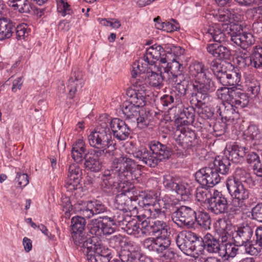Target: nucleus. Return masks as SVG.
I'll list each match as a JSON object with an SVG mask.
<instances>
[{"label":"nucleus","mask_w":262,"mask_h":262,"mask_svg":"<svg viewBox=\"0 0 262 262\" xmlns=\"http://www.w3.org/2000/svg\"><path fill=\"white\" fill-rule=\"evenodd\" d=\"M189 74L194 80L189 82L184 75H179L169 81L177 84L176 89L181 96H185L190 91V103L195 106H201L210 101L209 93L214 91L216 86L209 77L208 68L202 62L195 61L189 67Z\"/></svg>","instance_id":"f257e3e1"},{"label":"nucleus","mask_w":262,"mask_h":262,"mask_svg":"<svg viewBox=\"0 0 262 262\" xmlns=\"http://www.w3.org/2000/svg\"><path fill=\"white\" fill-rule=\"evenodd\" d=\"M136 169L134 160L126 156L115 158L110 169L102 173L101 186L104 191L117 189L121 182L124 183L134 179L133 172Z\"/></svg>","instance_id":"f03ea898"},{"label":"nucleus","mask_w":262,"mask_h":262,"mask_svg":"<svg viewBox=\"0 0 262 262\" xmlns=\"http://www.w3.org/2000/svg\"><path fill=\"white\" fill-rule=\"evenodd\" d=\"M147 147L141 146L133 154L142 164L149 167H155L160 162L167 160L172 155V150L167 145L157 140L148 141Z\"/></svg>","instance_id":"7ed1b4c3"},{"label":"nucleus","mask_w":262,"mask_h":262,"mask_svg":"<svg viewBox=\"0 0 262 262\" xmlns=\"http://www.w3.org/2000/svg\"><path fill=\"white\" fill-rule=\"evenodd\" d=\"M232 227L230 221L225 219H220L217 220L215 226V231L219 237L213 236L210 233H207L200 242V247L205 250L207 252L212 254H220V243L226 242L230 236L229 231Z\"/></svg>","instance_id":"20e7f679"},{"label":"nucleus","mask_w":262,"mask_h":262,"mask_svg":"<svg viewBox=\"0 0 262 262\" xmlns=\"http://www.w3.org/2000/svg\"><path fill=\"white\" fill-rule=\"evenodd\" d=\"M112 138V133L105 121L101 123L88 137L89 143L93 149L113 155L112 151L107 150L113 143Z\"/></svg>","instance_id":"39448f33"},{"label":"nucleus","mask_w":262,"mask_h":262,"mask_svg":"<svg viewBox=\"0 0 262 262\" xmlns=\"http://www.w3.org/2000/svg\"><path fill=\"white\" fill-rule=\"evenodd\" d=\"M226 186L229 193L233 197L231 203V211L236 213L241 209L246 207L249 203L250 191L246 188L241 181L227 179Z\"/></svg>","instance_id":"423d86ee"},{"label":"nucleus","mask_w":262,"mask_h":262,"mask_svg":"<svg viewBox=\"0 0 262 262\" xmlns=\"http://www.w3.org/2000/svg\"><path fill=\"white\" fill-rule=\"evenodd\" d=\"M226 186L229 193L233 197L231 203V211L236 213L241 209L246 207L249 203L250 191L246 188L241 181L227 179Z\"/></svg>","instance_id":"0eeeda50"},{"label":"nucleus","mask_w":262,"mask_h":262,"mask_svg":"<svg viewBox=\"0 0 262 262\" xmlns=\"http://www.w3.org/2000/svg\"><path fill=\"white\" fill-rule=\"evenodd\" d=\"M163 184L165 189L180 195L183 201H188L192 196L193 186L179 177L165 174L163 176Z\"/></svg>","instance_id":"6e6552de"},{"label":"nucleus","mask_w":262,"mask_h":262,"mask_svg":"<svg viewBox=\"0 0 262 262\" xmlns=\"http://www.w3.org/2000/svg\"><path fill=\"white\" fill-rule=\"evenodd\" d=\"M216 94L219 98L231 104L236 109L247 106L249 102L248 94L239 89H233L222 86L217 89Z\"/></svg>","instance_id":"1a4fd4ad"},{"label":"nucleus","mask_w":262,"mask_h":262,"mask_svg":"<svg viewBox=\"0 0 262 262\" xmlns=\"http://www.w3.org/2000/svg\"><path fill=\"white\" fill-rule=\"evenodd\" d=\"M202 237L191 231L181 232L177 236L176 244L179 249L186 255H191L194 251L201 252L200 247Z\"/></svg>","instance_id":"9d476101"},{"label":"nucleus","mask_w":262,"mask_h":262,"mask_svg":"<svg viewBox=\"0 0 262 262\" xmlns=\"http://www.w3.org/2000/svg\"><path fill=\"white\" fill-rule=\"evenodd\" d=\"M171 212L172 221L181 228H190L194 225L195 211L186 206H176Z\"/></svg>","instance_id":"9b49d317"},{"label":"nucleus","mask_w":262,"mask_h":262,"mask_svg":"<svg viewBox=\"0 0 262 262\" xmlns=\"http://www.w3.org/2000/svg\"><path fill=\"white\" fill-rule=\"evenodd\" d=\"M107 208L99 200L81 202L78 204V211L82 217L90 219L95 215L106 211Z\"/></svg>","instance_id":"f8f14e48"},{"label":"nucleus","mask_w":262,"mask_h":262,"mask_svg":"<svg viewBox=\"0 0 262 262\" xmlns=\"http://www.w3.org/2000/svg\"><path fill=\"white\" fill-rule=\"evenodd\" d=\"M105 115L104 116H101L100 121H102L104 119V121H105L107 124L110 123L114 137L119 141L127 139L130 134L131 130L125 121L117 118L110 121L109 119L105 117Z\"/></svg>","instance_id":"ddd939ff"},{"label":"nucleus","mask_w":262,"mask_h":262,"mask_svg":"<svg viewBox=\"0 0 262 262\" xmlns=\"http://www.w3.org/2000/svg\"><path fill=\"white\" fill-rule=\"evenodd\" d=\"M196 181L201 185L212 187L218 184L221 180V177L210 165L209 167H203L195 174Z\"/></svg>","instance_id":"4468645a"},{"label":"nucleus","mask_w":262,"mask_h":262,"mask_svg":"<svg viewBox=\"0 0 262 262\" xmlns=\"http://www.w3.org/2000/svg\"><path fill=\"white\" fill-rule=\"evenodd\" d=\"M108 243L111 247L118 252L119 256H121L124 252L129 256L133 255L134 253L138 251V248L137 246L131 242L124 241L123 236L119 234L111 237Z\"/></svg>","instance_id":"2eb2a0df"},{"label":"nucleus","mask_w":262,"mask_h":262,"mask_svg":"<svg viewBox=\"0 0 262 262\" xmlns=\"http://www.w3.org/2000/svg\"><path fill=\"white\" fill-rule=\"evenodd\" d=\"M103 155L106 154L101 151H96V149H89L83 155L82 161L79 164L83 163V167L86 170L99 172L102 166L100 157Z\"/></svg>","instance_id":"dca6fc26"},{"label":"nucleus","mask_w":262,"mask_h":262,"mask_svg":"<svg viewBox=\"0 0 262 262\" xmlns=\"http://www.w3.org/2000/svg\"><path fill=\"white\" fill-rule=\"evenodd\" d=\"M85 252L89 262H109L112 258L110 250L102 245L101 241Z\"/></svg>","instance_id":"f3484780"},{"label":"nucleus","mask_w":262,"mask_h":262,"mask_svg":"<svg viewBox=\"0 0 262 262\" xmlns=\"http://www.w3.org/2000/svg\"><path fill=\"white\" fill-rule=\"evenodd\" d=\"M231 204L229 203L227 198L221 193L214 194L209 202L208 209L215 214L227 213L231 211Z\"/></svg>","instance_id":"a211bd4d"},{"label":"nucleus","mask_w":262,"mask_h":262,"mask_svg":"<svg viewBox=\"0 0 262 262\" xmlns=\"http://www.w3.org/2000/svg\"><path fill=\"white\" fill-rule=\"evenodd\" d=\"M180 134L176 138V142L183 150L186 151L198 143V139L194 131L188 127L179 128Z\"/></svg>","instance_id":"6ab92c4d"},{"label":"nucleus","mask_w":262,"mask_h":262,"mask_svg":"<svg viewBox=\"0 0 262 262\" xmlns=\"http://www.w3.org/2000/svg\"><path fill=\"white\" fill-rule=\"evenodd\" d=\"M253 228L246 224L235 229L232 238L237 246H242L244 243L251 241L253 234Z\"/></svg>","instance_id":"aec40b11"},{"label":"nucleus","mask_w":262,"mask_h":262,"mask_svg":"<svg viewBox=\"0 0 262 262\" xmlns=\"http://www.w3.org/2000/svg\"><path fill=\"white\" fill-rule=\"evenodd\" d=\"M72 237L74 244L77 246L85 248L86 251L90 250L91 246L92 248L101 241L97 237L88 238L85 232L72 233Z\"/></svg>","instance_id":"412c9836"},{"label":"nucleus","mask_w":262,"mask_h":262,"mask_svg":"<svg viewBox=\"0 0 262 262\" xmlns=\"http://www.w3.org/2000/svg\"><path fill=\"white\" fill-rule=\"evenodd\" d=\"M241 74L239 70L237 69H234L233 70L228 72H224L221 74L219 81L225 87L227 86H232L230 89H235V86L239 85L241 81Z\"/></svg>","instance_id":"4be33fe9"},{"label":"nucleus","mask_w":262,"mask_h":262,"mask_svg":"<svg viewBox=\"0 0 262 262\" xmlns=\"http://www.w3.org/2000/svg\"><path fill=\"white\" fill-rule=\"evenodd\" d=\"M126 95L129 98L126 101L140 108L146 104L145 90L128 89L126 91Z\"/></svg>","instance_id":"5701e85b"},{"label":"nucleus","mask_w":262,"mask_h":262,"mask_svg":"<svg viewBox=\"0 0 262 262\" xmlns=\"http://www.w3.org/2000/svg\"><path fill=\"white\" fill-rule=\"evenodd\" d=\"M15 30V23L11 19L5 17L0 18V40L10 38Z\"/></svg>","instance_id":"b1692460"},{"label":"nucleus","mask_w":262,"mask_h":262,"mask_svg":"<svg viewBox=\"0 0 262 262\" xmlns=\"http://www.w3.org/2000/svg\"><path fill=\"white\" fill-rule=\"evenodd\" d=\"M213 15L216 20L227 25L239 20V15L232 9H220Z\"/></svg>","instance_id":"393cba45"},{"label":"nucleus","mask_w":262,"mask_h":262,"mask_svg":"<svg viewBox=\"0 0 262 262\" xmlns=\"http://www.w3.org/2000/svg\"><path fill=\"white\" fill-rule=\"evenodd\" d=\"M229 157L230 161L233 163H239L244 161V157L248 152V149L245 146L235 144L229 148Z\"/></svg>","instance_id":"a878e982"},{"label":"nucleus","mask_w":262,"mask_h":262,"mask_svg":"<svg viewBox=\"0 0 262 262\" xmlns=\"http://www.w3.org/2000/svg\"><path fill=\"white\" fill-rule=\"evenodd\" d=\"M130 216L131 215L126 214L123 210H116L112 216H104L103 219L105 221L108 220L113 225L118 226L122 229Z\"/></svg>","instance_id":"bb28decb"},{"label":"nucleus","mask_w":262,"mask_h":262,"mask_svg":"<svg viewBox=\"0 0 262 262\" xmlns=\"http://www.w3.org/2000/svg\"><path fill=\"white\" fill-rule=\"evenodd\" d=\"M228 179H235L241 181L242 183L243 182L247 183L251 188L255 187L256 185V181L253 180L250 173L244 167H236L234 171V176L229 177Z\"/></svg>","instance_id":"cd10ccee"},{"label":"nucleus","mask_w":262,"mask_h":262,"mask_svg":"<svg viewBox=\"0 0 262 262\" xmlns=\"http://www.w3.org/2000/svg\"><path fill=\"white\" fill-rule=\"evenodd\" d=\"M84 81L83 79L79 78L78 76H76L75 72L73 73L72 76L68 80L67 85L69 90L68 96L69 98H74L77 93L81 90Z\"/></svg>","instance_id":"c85d7f7f"},{"label":"nucleus","mask_w":262,"mask_h":262,"mask_svg":"<svg viewBox=\"0 0 262 262\" xmlns=\"http://www.w3.org/2000/svg\"><path fill=\"white\" fill-rule=\"evenodd\" d=\"M9 6L19 13L29 14L34 8L30 0H12L9 2Z\"/></svg>","instance_id":"c756f323"},{"label":"nucleus","mask_w":262,"mask_h":262,"mask_svg":"<svg viewBox=\"0 0 262 262\" xmlns=\"http://www.w3.org/2000/svg\"><path fill=\"white\" fill-rule=\"evenodd\" d=\"M134 193H137V191L133 188L124 189L123 192L118 194L115 198V206L118 210H123L124 208L126 202L129 198H132V194L134 195Z\"/></svg>","instance_id":"7c9ffc66"},{"label":"nucleus","mask_w":262,"mask_h":262,"mask_svg":"<svg viewBox=\"0 0 262 262\" xmlns=\"http://www.w3.org/2000/svg\"><path fill=\"white\" fill-rule=\"evenodd\" d=\"M138 199H141L139 201V204L141 206L149 207L151 206L159 203V202H162L158 199V193L154 191H149L148 192L138 193Z\"/></svg>","instance_id":"2f4dec72"},{"label":"nucleus","mask_w":262,"mask_h":262,"mask_svg":"<svg viewBox=\"0 0 262 262\" xmlns=\"http://www.w3.org/2000/svg\"><path fill=\"white\" fill-rule=\"evenodd\" d=\"M138 64L134 63L132 71V82L137 88L141 86L144 88V85L148 84L147 82L146 72L140 73Z\"/></svg>","instance_id":"473e14b6"},{"label":"nucleus","mask_w":262,"mask_h":262,"mask_svg":"<svg viewBox=\"0 0 262 262\" xmlns=\"http://www.w3.org/2000/svg\"><path fill=\"white\" fill-rule=\"evenodd\" d=\"M230 159L227 157L215 158L211 166L217 174H227L230 168Z\"/></svg>","instance_id":"72a5a7b5"},{"label":"nucleus","mask_w":262,"mask_h":262,"mask_svg":"<svg viewBox=\"0 0 262 262\" xmlns=\"http://www.w3.org/2000/svg\"><path fill=\"white\" fill-rule=\"evenodd\" d=\"M86 149L84 142L83 139H78L73 144L71 150L72 159L77 163H80L82 161V157L88 152Z\"/></svg>","instance_id":"f704fd0d"},{"label":"nucleus","mask_w":262,"mask_h":262,"mask_svg":"<svg viewBox=\"0 0 262 262\" xmlns=\"http://www.w3.org/2000/svg\"><path fill=\"white\" fill-rule=\"evenodd\" d=\"M218 113L223 120L224 119L228 122H232L239 117L238 111L236 110L234 106L229 103H227L223 110L219 108Z\"/></svg>","instance_id":"c9c22d12"},{"label":"nucleus","mask_w":262,"mask_h":262,"mask_svg":"<svg viewBox=\"0 0 262 262\" xmlns=\"http://www.w3.org/2000/svg\"><path fill=\"white\" fill-rule=\"evenodd\" d=\"M193 107L186 108L183 110L176 120L178 126L188 125L193 123L195 115Z\"/></svg>","instance_id":"e433bc0d"},{"label":"nucleus","mask_w":262,"mask_h":262,"mask_svg":"<svg viewBox=\"0 0 262 262\" xmlns=\"http://www.w3.org/2000/svg\"><path fill=\"white\" fill-rule=\"evenodd\" d=\"M233 37V42L244 50L253 45L255 42L253 36L249 33H243L242 35Z\"/></svg>","instance_id":"4c0bfd02"},{"label":"nucleus","mask_w":262,"mask_h":262,"mask_svg":"<svg viewBox=\"0 0 262 262\" xmlns=\"http://www.w3.org/2000/svg\"><path fill=\"white\" fill-rule=\"evenodd\" d=\"M206 35H210L214 41L219 43L225 41L228 37L226 36L225 32L222 30L220 25L218 24L209 27Z\"/></svg>","instance_id":"58836bf2"},{"label":"nucleus","mask_w":262,"mask_h":262,"mask_svg":"<svg viewBox=\"0 0 262 262\" xmlns=\"http://www.w3.org/2000/svg\"><path fill=\"white\" fill-rule=\"evenodd\" d=\"M122 112L126 119L132 121L139 116L140 108L126 101L121 106Z\"/></svg>","instance_id":"ea45409f"},{"label":"nucleus","mask_w":262,"mask_h":262,"mask_svg":"<svg viewBox=\"0 0 262 262\" xmlns=\"http://www.w3.org/2000/svg\"><path fill=\"white\" fill-rule=\"evenodd\" d=\"M182 64H181L176 58H172L170 62L167 63V66L165 68V71L170 73L169 80H172L176 78V76L179 75H183L181 73Z\"/></svg>","instance_id":"a19ab883"},{"label":"nucleus","mask_w":262,"mask_h":262,"mask_svg":"<svg viewBox=\"0 0 262 262\" xmlns=\"http://www.w3.org/2000/svg\"><path fill=\"white\" fill-rule=\"evenodd\" d=\"M148 84L159 89L163 86L164 77L162 73H158L153 71H147L146 76Z\"/></svg>","instance_id":"79ce46f5"},{"label":"nucleus","mask_w":262,"mask_h":262,"mask_svg":"<svg viewBox=\"0 0 262 262\" xmlns=\"http://www.w3.org/2000/svg\"><path fill=\"white\" fill-rule=\"evenodd\" d=\"M251 66L255 69L262 68V46H254L251 52Z\"/></svg>","instance_id":"37998d69"},{"label":"nucleus","mask_w":262,"mask_h":262,"mask_svg":"<svg viewBox=\"0 0 262 262\" xmlns=\"http://www.w3.org/2000/svg\"><path fill=\"white\" fill-rule=\"evenodd\" d=\"M205 230L209 229L211 223V220L209 214L205 211H199L198 214L195 212L194 222Z\"/></svg>","instance_id":"c03bdc74"},{"label":"nucleus","mask_w":262,"mask_h":262,"mask_svg":"<svg viewBox=\"0 0 262 262\" xmlns=\"http://www.w3.org/2000/svg\"><path fill=\"white\" fill-rule=\"evenodd\" d=\"M103 224V221L101 217L99 219L92 220L88 225V228L92 234L95 235L94 237L99 239V237L102 236Z\"/></svg>","instance_id":"a18cd8bd"},{"label":"nucleus","mask_w":262,"mask_h":262,"mask_svg":"<svg viewBox=\"0 0 262 262\" xmlns=\"http://www.w3.org/2000/svg\"><path fill=\"white\" fill-rule=\"evenodd\" d=\"M162 52L163 49L161 46L154 45L146 50V55L144 56V60L148 63L152 64L153 62L150 61L149 59L152 58L159 60Z\"/></svg>","instance_id":"49530a36"},{"label":"nucleus","mask_w":262,"mask_h":262,"mask_svg":"<svg viewBox=\"0 0 262 262\" xmlns=\"http://www.w3.org/2000/svg\"><path fill=\"white\" fill-rule=\"evenodd\" d=\"M245 83L248 92L256 96L260 91L259 82L251 75L245 76Z\"/></svg>","instance_id":"de8ad7c7"},{"label":"nucleus","mask_w":262,"mask_h":262,"mask_svg":"<svg viewBox=\"0 0 262 262\" xmlns=\"http://www.w3.org/2000/svg\"><path fill=\"white\" fill-rule=\"evenodd\" d=\"M168 227L166 222L163 221L156 220L151 222L150 234L157 235L166 234Z\"/></svg>","instance_id":"09e8293b"},{"label":"nucleus","mask_w":262,"mask_h":262,"mask_svg":"<svg viewBox=\"0 0 262 262\" xmlns=\"http://www.w3.org/2000/svg\"><path fill=\"white\" fill-rule=\"evenodd\" d=\"M169 232H167L166 234H161L157 236L156 241L157 245L158 254H162L165 250L170 247L171 241L169 236Z\"/></svg>","instance_id":"8fccbe9b"},{"label":"nucleus","mask_w":262,"mask_h":262,"mask_svg":"<svg viewBox=\"0 0 262 262\" xmlns=\"http://www.w3.org/2000/svg\"><path fill=\"white\" fill-rule=\"evenodd\" d=\"M195 195L197 201L201 203H207L208 205L213 196L210 191L204 186L196 189Z\"/></svg>","instance_id":"3c124183"},{"label":"nucleus","mask_w":262,"mask_h":262,"mask_svg":"<svg viewBox=\"0 0 262 262\" xmlns=\"http://www.w3.org/2000/svg\"><path fill=\"white\" fill-rule=\"evenodd\" d=\"M160 202L151 206L148 209H145L146 214L143 215L145 217L148 218H157L165 216V212L164 210L160 207Z\"/></svg>","instance_id":"603ef678"},{"label":"nucleus","mask_w":262,"mask_h":262,"mask_svg":"<svg viewBox=\"0 0 262 262\" xmlns=\"http://www.w3.org/2000/svg\"><path fill=\"white\" fill-rule=\"evenodd\" d=\"M86 222L84 217L76 216L71 219L72 233L84 232Z\"/></svg>","instance_id":"864d4df0"},{"label":"nucleus","mask_w":262,"mask_h":262,"mask_svg":"<svg viewBox=\"0 0 262 262\" xmlns=\"http://www.w3.org/2000/svg\"><path fill=\"white\" fill-rule=\"evenodd\" d=\"M237 246L235 243H228L225 245L224 249L223 252H220V255L225 259H228L229 258H233L237 254L238 251Z\"/></svg>","instance_id":"5fc2aeb1"},{"label":"nucleus","mask_w":262,"mask_h":262,"mask_svg":"<svg viewBox=\"0 0 262 262\" xmlns=\"http://www.w3.org/2000/svg\"><path fill=\"white\" fill-rule=\"evenodd\" d=\"M129 235L139 234L138 223L136 220L133 219L130 216L124 226L122 229Z\"/></svg>","instance_id":"6e6d98bb"},{"label":"nucleus","mask_w":262,"mask_h":262,"mask_svg":"<svg viewBox=\"0 0 262 262\" xmlns=\"http://www.w3.org/2000/svg\"><path fill=\"white\" fill-rule=\"evenodd\" d=\"M243 135L246 140L253 141L255 138L261 136L257 127L254 125H250L244 131Z\"/></svg>","instance_id":"4d7b16f0"},{"label":"nucleus","mask_w":262,"mask_h":262,"mask_svg":"<svg viewBox=\"0 0 262 262\" xmlns=\"http://www.w3.org/2000/svg\"><path fill=\"white\" fill-rule=\"evenodd\" d=\"M138 200V193L134 195L132 194V198H129L126 202V205L123 211L125 212H129L133 214L138 213V209L137 206L136 201Z\"/></svg>","instance_id":"13d9d810"},{"label":"nucleus","mask_w":262,"mask_h":262,"mask_svg":"<svg viewBox=\"0 0 262 262\" xmlns=\"http://www.w3.org/2000/svg\"><path fill=\"white\" fill-rule=\"evenodd\" d=\"M174 99L176 101L178 100L175 93H171L170 94H166L161 97L160 103L163 106L164 109H165V107H168V109L169 110L174 105Z\"/></svg>","instance_id":"bf43d9fd"},{"label":"nucleus","mask_w":262,"mask_h":262,"mask_svg":"<svg viewBox=\"0 0 262 262\" xmlns=\"http://www.w3.org/2000/svg\"><path fill=\"white\" fill-rule=\"evenodd\" d=\"M56 2L57 3L58 11L63 16L72 14L73 11L71 6L69 4L67 0H56Z\"/></svg>","instance_id":"052dcab7"},{"label":"nucleus","mask_w":262,"mask_h":262,"mask_svg":"<svg viewBox=\"0 0 262 262\" xmlns=\"http://www.w3.org/2000/svg\"><path fill=\"white\" fill-rule=\"evenodd\" d=\"M82 173V169L77 164H72L69 167V174L67 178L81 180Z\"/></svg>","instance_id":"680f3d73"},{"label":"nucleus","mask_w":262,"mask_h":262,"mask_svg":"<svg viewBox=\"0 0 262 262\" xmlns=\"http://www.w3.org/2000/svg\"><path fill=\"white\" fill-rule=\"evenodd\" d=\"M237 23L238 21L231 23L229 25V26L227 27V28H229V30L230 31V32H228V37H230L231 40L233 42V36L242 35L243 33L242 26L237 24Z\"/></svg>","instance_id":"e2e57ef3"},{"label":"nucleus","mask_w":262,"mask_h":262,"mask_svg":"<svg viewBox=\"0 0 262 262\" xmlns=\"http://www.w3.org/2000/svg\"><path fill=\"white\" fill-rule=\"evenodd\" d=\"M143 248L149 252H156L158 254V250L156 237H148L142 242Z\"/></svg>","instance_id":"0e129e2a"},{"label":"nucleus","mask_w":262,"mask_h":262,"mask_svg":"<svg viewBox=\"0 0 262 262\" xmlns=\"http://www.w3.org/2000/svg\"><path fill=\"white\" fill-rule=\"evenodd\" d=\"M237 60L238 64H242L245 67H250L252 64L251 54H249L246 51H241L237 56Z\"/></svg>","instance_id":"69168bd1"},{"label":"nucleus","mask_w":262,"mask_h":262,"mask_svg":"<svg viewBox=\"0 0 262 262\" xmlns=\"http://www.w3.org/2000/svg\"><path fill=\"white\" fill-rule=\"evenodd\" d=\"M81 180L72 179L67 178L65 182L64 186L68 191H72L82 188V184L80 183Z\"/></svg>","instance_id":"338daca9"},{"label":"nucleus","mask_w":262,"mask_h":262,"mask_svg":"<svg viewBox=\"0 0 262 262\" xmlns=\"http://www.w3.org/2000/svg\"><path fill=\"white\" fill-rule=\"evenodd\" d=\"M16 38L18 40L25 39L29 35L27 25L23 24L15 27Z\"/></svg>","instance_id":"774afa93"}]
</instances>
